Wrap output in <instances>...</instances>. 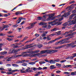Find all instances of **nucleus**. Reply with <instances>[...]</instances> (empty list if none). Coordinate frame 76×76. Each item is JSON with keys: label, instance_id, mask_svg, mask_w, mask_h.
Listing matches in <instances>:
<instances>
[{"label": "nucleus", "instance_id": "1", "mask_svg": "<svg viewBox=\"0 0 76 76\" xmlns=\"http://www.w3.org/2000/svg\"><path fill=\"white\" fill-rule=\"evenodd\" d=\"M76 23V20H72V21H68L66 23H64L63 24L64 26H66L67 25L68 26H70V25H74Z\"/></svg>", "mask_w": 76, "mask_h": 76}, {"label": "nucleus", "instance_id": "2", "mask_svg": "<svg viewBox=\"0 0 76 76\" xmlns=\"http://www.w3.org/2000/svg\"><path fill=\"white\" fill-rule=\"evenodd\" d=\"M40 54H41V53H39L34 54H26L24 55L23 57H35V56H38Z\"/></svg>", "mask_w": 76, "mask_h": 76}, {"label": "nucleus", "instance_id": "3", "mask_svg": "<svg viewBox=\"0 0 76 76\" xmlns=\"http://www.w3.org/2000/svg\"><path fill=\"white\" fill-rule=\"evenodd\" d=\"M55 13H53L52 14H50L49 18H48L47 19V20H54L55 19V17H53V16H54V15H55Z\"/></svg>", "mask_w": 76, "mask_h": 76}, {"label": "nucleus", "instance_id": "4", "mask_svg": "<svg viewBox=\"0 0 76 76\" xmlns=\"http://www.w3.org/2000/svg\"><path fill=\"white\" fill-rule=\"evenodd\" d=\"M76 6V4H72L70 6L68 7L66 9H68L69 10V12H71L72 10L74 8V7L75 6Z\"/></svg>", "mask_w": 76, "mask_h": 76}, {"label": "nucleus", "instance_id": "5", "mask_svg": "<svg viewBox=\"0 0 76 76\" xmlns=\"http://www.w3.org/2000/svg\"><path fill=\"white\" fill-rule=\"evenodd\" d=\"M76 44V43H75L74 42H72L71 43L65 45H66V46L67 45L68 46L66 47L67 48H68V47H70V46H71V48H74V47H76V45H75V44Z\"/></svg>", "mask_w": 76, "mask_h": 76}, {"label": "nucleus", "instance_id": "6", "mask_svg": "<svg viewBox=\"0 0 76 76\" xmlns=\"http://www.w3.org/2000/svg\"><path fill=\"white\" fill-rule=\"evenodd\" d=\"M68 9V10L69 11V12H67L66 14H64V15H61V17L62 18H60V19H62V20H63V17H65V18H66V17H67V16H69V15H70V13H69L70 12H70V10H69Z\"/></svg>", "mask_w": 76, "mask_h": 76}, {"label": "nucleus", "instance_id": "7", "mask_svg": "<svg viewBox=\"0 0 76 76\" xmlns=\"http://www.w3.org/2000/svg\"><path fill=\"white\" fill-rule=\"evenodd\" d=\"M62 19H63V18L62 19H56L55 20H54L53 21L49 22V24H50V25H51L53 22H60V21H61L62 20Z\"/></svg>", "mask_w": 76, "mask_h": 76}, {"label": "nucleus", "instance_id": "8", "mask_svg": "<svg viewBox=\"0 0 76 76\" xmlns=\"http://www.w3.org/2000/svg\"><path fill=\"white\" fill-rule=\"evenodd\" d=\"M40 54H43L46 53V54H49V50H42L40 51Z\"/></svg>", "mask_w": 76, "mask_h": 76}, {"label": "nucleus", "instance_id": "9", "mask_svg": "<svg viewBox=\"0 0 76 76\" xmlns=\"http://www.w3.org/2000/svg\"><path fill=\"white\" fill-rule=\"evenodd\" d=\"M63 37H58V38H56L55 40H54L52 41H51L49 42H48V44H51V43H53V42H55L56 40H58V39H61V38H62Z\"/></svg>", "mask_w": 76, "mask_h": 76}, {"label": "nucleus", "instance_id": "10", "mask_svg": "<svg viewBox=\"0 0 76 76\" xmlns=\"http://www.w3.org/2000/svg\"><path fill=\"white\" fill-rule=\"evenodd\" d=\"M23 56L22 54L13 55L10 57V58H17V57H21V56Z\"/></svg>", "mask_w": 76, "mask_h": 76}, {"label": "nucleus", "instance_id": "11", "mask_svg": "<svg viewBox=\"0 0 76 76\" xmlns=\"http://www.w3.org/2000/svg\"><path fill=\"white\" fill-rule=\"evenodd\" d=\"M23 19H25V20L26 19V18H23L22 17H20L18 19V20L16 22V24H18V23H20V22H21V20Z\"/></svg>", "mask_w": 76, "mask_h": 76}, {"label": "nucleus", "instance_id": "12", "mask_svg": "<svg viewBox=\"0 0 76 76\" xmlns=\"http://www.w3.org/2000/svg\"><path fill=\"white\" fill-rule=\"evenodd\" d=\"M73 17H75L74 14H72L71 15V16H69V20L68 21H69L70 22H72V21H71V20H72V19H73Z\"/></svg>", "mask_w": 76, "mask_h": 76}, {"label": "nucleus", "instance_id": "13", "mask_svg": "<svg viewBox=\"0 0 76 76\" xmlns=\"http://www.w3.org/2000/svg\"><path fill=\"white\" fill-rule=\"evenodd\" d=\"M36 74L34 75V76H39L40 74H42L43 72L41 71L36 72Z\"/></svg>", "mask_w": 76, "mask_h": 76}, {"label": "nucleus", "instance_id": "14", "mask_svg": "<svg viewBox=\"0 0 76 76\" xmlns=\"http://www.w3.org/2000/svg\"><path fill=\"white\" fill-rule=\"evenodd\" d=\"M33 47H34V46H30L28 47V45H26L25 46V47H24L22 49L23 50H26V49H28V48H32Z\"/></svg>", "mask_w": 76, "mask_h": 76}, {"label": "nucleus", "instance_id": "15", "mask_svg": "<svg viewBox=\"0 0 76 76\" xmlns=\"http://www.w3.org/2000/svg\"><path fill=\"white\" fill-rule=\"evenodd\" d=\"M58 51L57 50H49V54H52L53 53H57Z\"/></svg>", "mask_w": 76, "mask_h": 76}, {"label": "nucleus", "instance_id": "16", "mask_svg": "<svg viewBox=\"0 0 76 76\" xmlns=\"http://www.w3.org/2000/svg\"><path fill=\"white\" fill-rule=\"evenodd\" d=\"M55 60L54 61H53V64H55L56 63V62H59L60 61V59L59 58H56V59H54Z\"/></svg>", "mask_w": 76, "mask_h": 76}, {"label": "nucleus", "instance_id": "17", "mask_svg": "<svg viewBox=\"0 0 76 76\" xmlns=\"http://www.w3.org/2000/svg\"><path fill=\"white\" fill-rule=\"evenodd\" d=\"M5 60H7L6 61H11V58H8V57H7L5 58Z\"/></svg>", "mask_w": 76, "mask_h": 76}, {"label": "nucleus", "instance_id": "18", "mask_svg": "<svg viewBox=\"0 0 76 76\" xmlns=\"http://www.w3.org/2000/svg\"><path fill=\"white\" fill-rule=\"evenodd\" d=\"M7 53L6 51H4V52H2L1 53H0V54H1V55H4V54H7Z\"/></svg>", "mask_w": 76, "mask_h": 76}, {"label": "nucleus", "instance_id": "19", "mask_svg": "<svg viewBox=\"0 0 76 76\" xmlns=\"http://www.w3.org/2000/svg\"><path fill=\"white\" fill-rule=\"evenodd\" d=\"M16 44H13V48H19V46H16Z\"/></svg>", "mask_w": 76, "mask_h": 76}, {"label": "nucleus", "instance_id": "20", "mask_svg": "<svg viewBox=\"0 0 76 76\" xmlns=\"http://www.w3.org/2000/svg\"><path fill=\"white\" fill-rule=\"evenodd\" d=\"M36 23H37V22H35V23H31V25L30 26H31V27L32 28H33V26H34V25L36 24Z\"/></svg>", "mask_w": 76, "mask_h": 76}, {"label": "nucleus", "instance_id": "21", "mask_svg": "<svg viewBox=\"0 0 76 76\" xmlns=\"http://www.w3.org/2000/svg\"><path fill=\"white\" fill-rule=\"evenodd\" d=\"M57 28H54L52 29L51 30V31L52 32H53L54 31H57Z\"/></svg>", "mask_w": 76, "mask_h": 76}, {"label": "nucleus", "instance_id": "22", "mask_svg": "<svg viewBox=\"0 0 76 76\" xmlns=\"http://www.w3.org/2000/svg\"><path fill=\"white\" fill-rule=\"evenodd\" d=\"M7 40H8V41H12V40H13V38L11 39L10 38H7Z\"/></svg>", "mask_w": 76, "mask_h": 76}, {"label": "nucleus", "instance_id": "23", "mask_svg": "<svg viewBox=\"0 0 76 76\" xmlns=\"http://www.w3.org/2000/svg\"><path fill=\"white\" fill-rule=\"evenodd\" d=\"M25 70V69L23 68L22 69H21L20 71L21 72V73H26V72L24 71V70Z\"/></svg>", "mask_w": 76, "mask_h": 76}, {"label": "nucleus", "instance_id": "24", "mask_svg": "<svg viewBox=\"0 0 76 76\" xmlns=\"http://www.w3.org/2000/svg\"><path fill=\"white\" fill-rule=\"evenodd\" d=\"M67 45H64L60 46H59V48H63V47H66Z\"/></svg>", "mask_w": 76, "mask_h": 76}, {"label": "nucleus", "instance_id": "25", "mask_svg": "<svg viewBox=\"0 0 76 76\" xmlns=\"http://www.w3.org/2000/svg\"><path fill=\"white\" fill-rule=\"evenodd\" d=\"M43 45H37V47L38 48H41L42 47Z\"/></svg>", "mask_w": 76, "mask_h": 76}, {"label": "nucleus", "instance_id": "26", "mask_svg": "<svg viewBox=\"0 0 76 76\" xmlns=\"http://www.w3.org/2000/svg\"><path fill=\"white\" fill-rule=\"evenodd\" d=\"M47 29H50L51 28V26H50V25H48V26H47V27H46Z\"/></svg>", "mask_w": 76, "mask_h": 76}, {"label": "nucleus", "instance_id": "27", "mask_svg": "<svg viewBox=\"0 0 76 76\" xmlns=\"http://www.w3.org/2000/svg\"><path fill=\"white\" fill-rule=\"evenodd\" d=\"M12 66L14 67H19V65L16 64H12Z\"/></svg>", "mask_w": 76, "mask_h": 76}, {"label": "nucleus", "instance_id": "28", "mask_svg": "<svg viewBox=\"0 0 76 76\" xmlns=\"http://www.w3.org/2000/svg\"><path fill=\"white\" fill-rule=\"evenodd\" d=\"M21 12L20 11H18L16 12L15 13V15H19L20 13Z\"/></svg>", "mask_w": 76, "mask_h": 76}, {"label": "nucleus", "instance_id": "29", "mask_svg": "<svg viewBox=\"0 0 76 76\" xmlns=\"http://www.w3.org/2000/svg\"><path fill=\"white\" fill-rule=\"evenodd\" d=\"M22 66H26L28 65V64H26V63H23L22 64Z\"/></svg>", "mask_w": 76, "mask_h": 76}, {"label": "nucleus", "instance_id": "30", "mask_svg": "<svg viewBox=\"0 0 76 76\" xmlns=\"http://www.w3.org/2000/svg\"><path fill=\"white\" fill-rule=\"evenodd\" d=\"M50 68L51 69H54V66L51 65L50 67Z\"/></svg>", "mask_w": 76, "mask_h": 76}, {"label": "nucleus", "instance_id": "31", "mask_svg": "<svg viewBox=\"0 0 76 76\" xmlns=\"http://www.w3.org/2000/svg\"><path fill=\"white\" fill-rule=\"evenodd\" d=\"M28 64H31V65H34V64H35V62H31L28 63Z\"/></svg>", "mask_w": 76, "mask_h": 76}, {"label": "nucleus", "instance_id": "32", "mask_svg": "<svg viewBox=\"0 0 76 76\" xmlns=\"http://www.w3.org/2000/svg\"><path fill=\"white\" fill-rule=\"evenodd\" d=\"M45 63V62H44L43 61H41L39 62V64H44V63Z\"/></svg>", "mask_w": 76, "mask_h": 76}, {"label": "nucleus", "instance_id": "33", "mask_svg": "<svg viewBox=\"0 0 76 76\" xmlns=\"http://www.w3.org/2000/svg\"><path fill=\"white\" fill-rule=\"evenodd\" d=\"M31 28H32L31 26H30L29 27H27L26 28V29H31Z\"/></svg>", "mask_w": 76, "mask_h": 76}, {"label": "nucleus", "instance_id": "34", "mask_svg": "<svg viewBox=\"0 0 76 76\" xmlns=\"http://www.w3.org/2000/svg\"><path fill=\"white\" fill-rule=\"evenodd\" d=\"M29 69H30V68L29 67H28V68L26 70V72H30L29 71L30 70Z\"/></svg>", "mask_w": 76, "mask_h": 76}, {"label": "nucleus", "instance_id": "35", "mask_svg": "<svg viewBox=\"0 0 76 76\" xmlns=\"http://www.w3.org/2000/svg\"><path fill=\"white\" fill-rule=\"evenodd\" d=\"M32 68L33 69V70L34 71H36V70H38V68H37L33 67Z\"/></svg>", "mask_w": 76, "mask_h": 76}, {"label": "nucleus", "instance_id": "36", "mask_svg": "<svg viewBox=\"0 0 76 76\" xmlns=\"http://www.w3.org/2000/svg\"><path fill=\"white\" fill-rule=\"evenodd\" d=\"M75 29L71 30L69 31V33H72L73 32H74V31H75Z\"/></svg>", "mask_w": 76, "mask_h": 76}, {"label": "nucleus", "instance_id": "37", "mask_svg": "<svg viewBox=\"0 0 76 76\" xmlns=\"http://www.w3.org/2000/svg\"><path fill=\"white\" fill-rule=\"evenodd\" d=\"M56 66H58V67H60V66H61V64H56Z\"/></svg>", "mask_w": 76, "mask_h": 76}, {"label": "nucleus", "instance_id": "38", "mask_svg": "<svg viewBox=\"0 0 76 76\" xmlns=\"http://www.w3.org/2000/svg\"><path fill=\"white\" fill-rule=\"evenodd\" d=\"M65 44H66L67 43H70V40H68L67 41H64Z\"/></svg>", "mask_w": 76, "mask_h": 76}, {"label": "nucleus", "instance_id": "39", "mask_svg": "<svg viewBox=\"0 0 76 76\" xmlns=\"http://www.w3.org/2000/svg\"><path fill=\"white\" fill-rule=\"evenodd\" d=\"M18 26V24L14 25H12V27L13 28H16V27H17Z\"/></svg>", "mask_w": 76, "mask_h": 76}, {"label": "nucleus", "instance_id": "40", "mask_svg": "<svg viewBox=\"0 0 76 76\" xmlns=\"http://www.w3.org/2000/svg\"><path fill=\"white\" fill-rule=\"evenodd\" d=\"M16 64H18V63H21V62L20 60L16 62Z\"/></svg>", "mask_w": 76, "mask_h": 76}, {"label": "nucleus", "instance_id": "41", "mask_svg": "<svg viewBox=\"0 0 76 76\" xmlns=\"http://www.w3.org/2000/svg\"><path fill=\"white\" fill-rule=\"evenodd\" d=\"M39 52H40V50H36L34 51V53H39Z\"/></svg>", "mask_w": 76, "mask_h": 76}, {"label": "nucleus", "instance_id": "42", "mask_svg": "<svg viewBox=\"0 0 76 76\" xmlns=\"http://www.w3.org/2000/svg\"><path fill=\"white\" fill-rule=\"evenodd\" d=\"M37 18H38V20H41V19H42L43 18L40 17H37Z\"/></svg>", "mask_w": 76, "mask_h": 76}, {"label": "nucleus", "instance_id": "43", "mask_svg": "<svg viewBox=\"0 0 76 76\" xmlns=\"http://www.w3.org/2000/svg\"><path fill=\"white\" fill-rule=\"evenodd\" d=\"M57 23H58L57 22H55V23H54V24H51V26H54V25H57Z\"/></svg>", "mask_w": 76, "mask_h": 76}, {"label": "nucleus", "instance_id": "44", "mask_svg": "<svg viewBox=\"0 0 76 76\" xmlns=\"http://www.w3.org/2000/svg\"><path fill=\"white\" fill-rule=\"evenodd\" d=\"M75 3V1H72L69 2V4H72V3Z\"/></svg>", "mask_w": 76, "mask_h": 76}, {"label": "nucleus", "instance_id": "45", "mask_svg": "<svg viewBox=\"0 0 76 76\" xmlns=\"http://www.w3.org/2000/svg\"><path fill=\"white\" fill-rule=\"evenodd\" d=\"M71 66H72V65H66L65 66V67H66V68H67L68 67H69Z\"/></svg>", "mask_w": 76, "mask_h": 76}, {"label": "nucleus", "instance_id": "46", "mask_svg": "<svg viewBox=\"0 0 76 76\" xmlns=\"http://www.w3.org/2000/svg\"><path fill=\"white\" fill-rule=\"evenodd\" d=\"M65 61H66V60H63L62 61H60V63H64Z\"/></svg>", "mask_w": 76, "mask_h": 76}, {"label": "nucleus", "instance_id": "47", "mask_svg": "<svg viewBox=\"0 0 76 76\" xmlns=\"http://www.w3.org/2000/svg\"><path fill=\"white\" fill-rule=\"evenodd\" d=\"M4 25V28H9V26L8 25Z\"/></svg>", "mask_w": 76, "mask_h": 76}, {"label": "nucleus", "instance_id": "48", "mask_svg": "<svg viewBox=\"0 0 76 76\" xmlns=\"http://www.w3.org/2000/svg\"><path fill=\"white\" fill-rule=\"evenodd\" d=\"M8 70L9 72H12L13 71V70H12V69L10 68V69H8Z\"/></svg>", "mask_w": 76, "mask_h": 76}, {"label": "nucleus", "instance_id": "49", "mask_svg": "<svg viewBox=\"0 0 76 76\" xmlns=\"http://www.w3.org/2000/svg\"><path fill=\"white\" fill-rule=\"evenodd\" d=\"M33 44H34L33 43H32L30 44L27 45V46L28 47H31L30 46H31V45H33Z\"/></svg>", "mask_w": 76, "mask_h": 76}, {"label": "nucleus", "instance_id": "50", "mask_svg": "<svg viewBox=\"0 0 76 76\" xmlns=\"http://www.w3.org/2000/svg\"><path fill=\"white\" fill-rule=\"evenodd\" d=\"M72 13H73V14H74V13H76V10L72 11Z\"/></svg>", "mask_w": 76, "mask_h": 76}, {"label": "nucleus", "instance_id": "51", "mask_svg": "<svg viewBox=\"0 0 76 76\" xmlns=\"http://www.w3.org/2000/svg\"><path fill=\"white\" fill-rule=\"evenodd\" d=\"M16 52H18V49L15 50L13 51H12V53H16Z\"/></svg>", "mask_w": 76, "mask_h": 76}, {"label": "nucleus", "instance_id": "52", "mask_svg": "<svg viewBox=\"0 0 76 76\" xmlns=\"http://www.w3.org/2000/svg\"><path fill=\"white\" fill-rule=\"evenodd\" d=\"M4 43H0V48H1V47H2L3 45H4Z\"/></svg>", "mask_w": 76, "mask_h": 76}, {"label": "nucleus", "instance_id": "53", "mask_svg": "<svg viewBox=\"0 0 76 76\" xmlns=\"http://www.w3.org/2000/svg\"><path fill=\"white\" fill-rule=\"evenodd\" d=\"M49 61L50 63V64H53V60H51Z\"/></svg>", "mask_w": 76, "mask_h": 76}, {"label": "nucleus", "instance_id": "54", "mask_svg": "<svg viewBox=\"0 0 76 76\" xmlns=\"http://www.w3.org/2000/svg\"><path fill=\"white\" fill-rule=\"evenodd\" d=\"M47 40H51V38H50L49 37H48V36H47Z\"/></svg>", "mask_w": 76, "mask_h": 76}, {"label": "nucleus", "instance_id": "55", "mask_svg": "<svg viewBox=\"0 0 76 76\" xmlns=\"http://www.w3.org/2000/svg\"><path fill=\"white\" fill-rule=\"evenodd\" d=\"M38 70H42V68L40 67H39V68H37Z\"/></svg>", "mask_w": 76, "mask_h": 76}, {"label": "nucleus", "instance_id": "56", "mask_svg": "<svg viewBox=\"0 0 76 76\" xmlns=\"http://www.w3.org/2000/svg\"><path fill=\"white\" fill-rule=\"evenodd\" d=\"M7 75H10V74H12V73H13V72H7Z\"/></svg>", "mask_w": 76, "mask_h": 76}, {"label": "nucleus", "instance_id": "57", "mask_svg": "<svg viewBox=\"0 0 76 76\" xmlns=\"http://www.w3.org/2000/svg\"><path fill=\"white\" fill-rule=\"evenodd\" d=\"M22 35H21L20 36H18V37H17V38H22Z\"/></svg>", "mask_w": 76, "mask_h": 76}, {"label": "nucleus", "instance_id": "58", "mask_svg": "<svg viewBox=\"0 0 76 76\" xmlns=\"http://www.w3.org/2000/svg\"><path fill=\"white\" fill-rule=\"evenodd\" d=\"M35 36L36 37H39V34H35Z\"/></svg>", "mask_w": 76, "mask_h": 76}, {"label": "nucleus", "instance_id": "59", "mask_svg": "<svg viewBox=\"0 0 76 76\" xmlns=\"http://www.w3.org/2000/svg\"><path fill=\"white\" fill-rule=\"evenodd\" d=\"M4 35H5V34H3L2 33L0 34V36H1V37H2V36H4Z\"/></svg>", "mask_w": 76, "mask_h": 76}, {"label": "nucleus", "instance_id": "60", "mask_svg": "<svg viewBox=\"0 0 76 76\" xmlns=\"http://www.w3.org/2000/svg\"><path fill=\"white\" fill-rule=\"evenodd\" d=\"M56 72L57 73H60L61 72V71L60 70H57L56 71Z\"/></svg>", "mask_w": 76, "mask_h": 76}, {"label": "nucleus", "instance_id": "61", "mask_svg": "<svg viewBox=\"0 0 76 76\" xmlns=\"http://www.w3.org/2000/svg\"><path fill=\"white\" fill-rule=\"evenodd\" d=\"M45 36H46V35H45L43 33L42 34V37H45Z\"/></svg>", "mask_w": 76, "mask_h": 76}, {"label": "nucleus", "instance_id": "62", "mask_svg": "<svg viewBox=\"0 0 76 76\" xmlns=\"http://www.w3.org/2000/svg\"><path fill=\"white\" fill-rule=\"evenodd\" d=\"M46 16H47V15H43V19H44H44H46V18H47V17H46Z\"/></svg>", "mask_w": 76, "mask_h": 76}, {"label": "nucleus", "instance_id": "63", "mask_svg": "<svg viewBox=\"0 0 76 76\" xmlns=\"http://www.w3.org/2000/svg\"><path fill=\"white\" fill-rule=\"evenodd\" d=\"M72 56H73V57H76V53H75L73 54H72Z\"/></svg>", "mask_w": 76, "mask_h": 76}, {"label": "nucleus", "instance_id": "64", "mask_svg": "<svg viewBox=\"0 0 76 76\" xmlns=\"http://www.w3.org/2000/svg\"><path fill=\"white\" fill-rule=\"evenodd\" d=\"M25 60H22L21 61V63H23L25 62Z\"/></svg>", "mask_w": 76, "mask_h": 76}]
</instances>
